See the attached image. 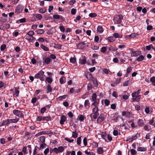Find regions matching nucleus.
Wrapping results in <instances>:
<instances>
[{
	"mask_svg": "<svg viewBox=\"0 0 155 155\" xmlns=\"http://www.w3.org/2000/svg\"><path fill=\"white\" fill-rule=\"evenodd\" d=\"M141 91L140 89H139L137 91H134L132 94V100L134 101L139 102L140 101L141 98V95H140Z\"/></svg>",
	"mask_w": 155,
	"mask_h": 155,
	"instance_id": "f257e3e1",
	"label": "nucleus"
},
{
	"mask_svg": "<svg viewBox=\"0 0 155 155\" xmlns=\"http://www.w3.org/2000/svg\"><path fill=\"white\" fill-rule=\"evenodd\" d=\"M51 120V117L50 116H46L45 117H43L42 116H38L36 119V121H49Z\"/></svg>",
	"mask_w": 155,
	"mask_h": 155,
	"instance_id": "f03ea898",
	"label": "nucleus"
},
{
	"mask_svg": "<svg viewBox=\"0 0 155 155\" xmlns=\"http://www.w3.org/2000/svg\"><path fill=\"white\" fill-rule=\"evenodd\" d=\"M44 74V71L42 70H41L38 73L35 74V78L37 79L39 78L41 81H43L45 80V78L43 76Z\"/></svg>",
	"mask_w": 155,
	"mask_h": 155,
	"instance_id": "7ed1b4c3",
	"label": "nucleus"
},
{
	"mask_svg": "<svg viewBox=\"0 0 155 155\" xmlns=\"http://www.w3.org/2000/svg\"><path fill=\"white\" fill-rule=\"evenodd\" d=\"M13 114L18 117H24V115L22 112L18 110L15 109L12 111Z\"/></svg>",
	"mask_w": 155,
	"mask_h": 155,
	"instance_id": "20e7f679",
	"label": "nucleus"
},
{
	"mask_svg": "<svg viewBox=\"0 0 155 155\" xmlns=\"http://www.w3.org/2000/svg\"><path fill=\"white\" fill-rule=\"evenodd\" d=\"M24 6L22 5H18L15 9V13L18 14L22 12L24 9Z\"/></svg>",
	"mask_w": 155,
	"mask_h": 155,
	"instance_id": "39448f33",
	"label": "nucleus"
},
{
	"mask_svg": "<svg viewBox=\"0 0 155 155\" xmlns=\"http://www.w3.org/2000/svg\"><path fill=\"white\" fill-rule=\"evenodd\" d=\"M106 118L105 115L103 113L100 114V116L97 120V122L100 123L104 121Z\"/></svg>",
	"mask_w": 155,
	"mask_h": 155,
	"instance_id": "423d86ee",
	"label": "nucleus"
},
{
	"mask_svg": "<svg viewBox=\"0 0 155 155\" xmlns=\"http://www.w3.org/2000/svg\"><path fill=\"white\" fill-rule=\"evenodd\" d=\"M24 38L30 42H34L35 41V38L33 36L25 35L24 36Z\"/></svg>",
	"mask_w": 155,
	"mask_h": 155,
	"instance_id": "0eeeda50",
	"label": "nucleus"
},
{
	"mask_svg": "<svg viewBox=\"0 0 155 155\" xmlns=\"http://www.w3.org/2000/svg\"><path fill=\"white\" fill-rule=\"evenodd\" d=\"M10 124L9 119L3 120L0 122V127L3 126L8 125Z\"/></svg>",
	"mask_w": 155,
	"mask_h": 155,
	"instance_id": "6e6552de",
	"label": "nucleus"
},
{
	"mask_svg": "<svg viewBox=\"0 0 155 155\" xmlns=\"http://www.w3.org/2000/svg\"><path fill=\"white\" fill-rule=\"evenodd\" d=\"M43 63L48 65L49 64L51 60L49 57H47L45 58L44 57H43Z\"/></svg>",
	"mask_w": 155,
	"mask_h": 155,
	"instance_id": "1a4fd4ad",
	"label": "nucleus"
},
{
	"mask_svg": "<svg viewBox=\"0 0 155 155\" xmlns=\"http://www.w3.org/2000/svg\"><path fill=\"white\" fill-rule=\"evenodd\" d=\"M140 54L141 52L140 51L137 50V51H134L133 50H132L131 52V56L132 57L137 56L140 55Z\"/></svg>",
	"mask_w": 155,
	"mask_h": 155,
	"instance_id": "9d476101",
	"label": "nucleus"
},
{
	"mask_svg": "<svg viewBox=\"0 0 155 155\" xmlns=\"http://www.w3.org/2000/svg\"><path fill=\"white\" fill-rule=\"evenodd\" d=\"M145 119L144 120L139 119L137 121L138 125L139 127H143L144 126L145 123Z\"/></svg>",
	"mask_w": 155,
	"mask_h": 155,
	"instance_id": "9b49d317",
	"label": "nucleus"
},
{
	"mask_svg": "<svg viewBox=\"0 0 155 155\" xmlns=\"http://www.w3.org/2000/svg\"><path fill=\"white\" fill-rule=\"evenodd\" d=\"M87 58L85 56L81 57V58L80 59V63L82 64H84L86 62Z\"/></svg>",
	"mask_w": 155,
	"mask_h": 155,
	"instance_id": "f8f14e48",
	"label": "nucleus"
},
{
	"mask_svg": "<svg viewBox=\"0 0 155 155\" xmlns=\"http://www.w3.org/2000/svg\"><path fill=\"white\" fill-rule=\"evenodd\" d=\"M66 116L62 115L61 117V119L60 121V123L61 125L64 124V122L66 120Z\"/></svg>",
	"mask_w": 155,
	"mask_h": 155,
	"instance_id": "ddd939ff",
	"label": "nucleus"
},
{
	"mask_svg": "<svg viewBox=\"0 0 155 155\" xmlns=\"http://www.w3.org/2000/svg\"><path fill=\"white\" fill-rule=\"evenodd\" d=\"M86 77L87 78V79L90 81H92L94 78L92 74L89 72L87 73L86 76Z\"/></svg>",
	"mask_w": 155,
	"mask_h": 155,
	"instance_id": "4468645a",
	"label": "nucleus"
},
{
	"mask_svg": "<svg viewBox=\"0 0 155 155\" xmlns=\"http://www.w3.org/2000/svg\"><path fill=\"white\" fill-rule=\"evenodd\" d=\"M90 103L88 100H85L84 103V106L85 107L86 109H88L90 107Z\"/></svg>",
	"mask_w": 155,
	"mask_h": 155,
	"instance_id": "2eb2a0df",
	"label": "nucleus"
},
{
	"mask_svg": "<svg viewBox=\"0 0 155 155\" xmlns=\"http://www.w3.org/2000/svg\"><path fill=\"white\" fill-rule=\"evenodd\" d=\"M15 117V118L14 119H9L10 124L12 123H16L18 122L19 119V118H17L16 117Z\"/></svg>",
	"mask_w": 155,
	"mask_h": 155,
	"instance_id": "dca6fc26",
	"label": "nucleus"
},
{
	"mask_svg": "<svg viewBox=\"0 0 155 155\" xmlns=\"http://www.w3.org/2000/svg\"><path fill=\"white\" fill-rule=\"evenodd\" d=\"M67 97H68V95L67 94H65L59 96L57 98V99L58 101H62V100L65 99Z\"/></svg>",
	"mask_w": 155,
	"mask_h": 155,
	"instance_id": "f3484780",
	"label": "nucleus"
},
{
	"mask_svg": "<svg viewBox=\"0 0 155 155\" xmlns=\"http://www.w3.org/2000/svg\"><path fill=\"white\" fill-rule=\"evenodd\" d=\"M138 35L136 33H133L127 35V37L129 38H134L136 37Z\"/></svg>",
	"mask_w": 155,
	"mask_h": 155,
	"instance_id": "a211bd4d",
	"label": "nucleus"
},
{
	"mask_svg": "<svg viewBox=\"0 0 155 155\" xmlns=\"http://www.w3.org/2000/svg\"><path fill=\"white\" fill-rule=\"evenodd\" d=\"M145 56L143 55H139L138 58L136 59V61H141L144 60Z\"/></svg>",
	"mask_w": 155,
	"mask_h": 155,
	"instance_id": "6ab92c4d",
	"label": "nucleus"
},
{
	"mask_svg": "<svg viewBox=\"0 0 155 155\" xmlns=\"http://www.w3.org/2000/svg\"><path fill=\"white\" fill-rule=\"evenodd\" d=\"M117 50V48L115 46H111L110 47H108L109 51H115Z\"/></svg>",
	"mask_w": 155,
	"mask_h": 155,
	"instance_id": "aec40b11",
	"label": "nucleus"
},
{
	"mask_svg": "<svg viewBox=\"0 0 155 155\" xmlns=\"http://www.w3.org/2000/svg\"><path fill=\"white\" fill-rule=\"evenodd\" d=\"M114 38H122V35L121 34H119L118 33H115L113 34Z\"/></svg>",
	"mask_w": 155,
	"mask_h": 155,
	"instance_id": "412c9836",
	"label": "nucleus"
},
{
	"mask_svg": "<svg viewBox=\"0 0 155 155\" xmlns=\"http://www.w3.org/2000/svg\"><path fill=\"white\" fill-rule=\"evenodd\" d=\"M45 32V31L43 29H37V30H36L35 31V32L37 34H42L44 33Z\"/></svg>",
	"mask_w": 155,
	"mask_h": 155,
	"instance_id": "4be33fe9",
	"label": "nucleus"
},
{
	"mask_svg": "<svg viewBox=\"0 0 155 155\" xmlns=\"http://www.w3.org/2000/svg\"><path fill=\"white\" fill-rule=\"evenodd\" d=\"M46 88L47 90L46 92L47 93H49L52 91V87L50 85H48L46 87Z\"/></svg>",
	"mask_w": 155,
	"mask_h": 155,
	"instance_id": "5701e85b",
	"label": "nucleus"
},
{
	"mask_svg": "<svg viewBox=\"0 0 155 155\" xmlns=\"http://www.w3.org/2000/svg\"><path fill=\"white\" fill-rule=\"evenodd\" d=\"M92 101H94V102L92 104V105L96 107L99 104V100L98 99H97Z\"/></svg>",
	"mask_w": 155,
	"mask_h": 155,
	"instance_id": "b1692460",
	"label": "nucleus"
},
{
	"mask_svg": "<svg viewBox=\"0 0 155 155\" xmlns=\"http://www.w3.org/2000/svg\"><path fill=\"white\" fill-rule=\"evenodd\" d=\"M107 40L109 42H112L115 40V38L113 36H110L109 37H108Z\"/></svg>",
	"mask_w": 155,
	"mask_h": 155,
	"instance_id": "393cba45",
	"label": "nucleus"
},
{
	"mask_svg": "<svg viewBox=\"0 0 155 155\" xmlns=\"http://www.w3.org/2000/svg\"><path fill=\"white\" fill-rule=\"evenodd\" d=\"M40 47L42 48L44 51H49V48L46 46H45L43 45H40Z\"/></svg>",
	"mask_w": 155,
	"mask_h": 155,
	"instance_id": "a878e982",
	"label": "nucleus"
},
{
	"mask_svg": "<svg viewBox=\"0 0 155 155\" xmlns=\"http://www.w3.org/2000/svg\"><path fill=\"white\" fill-rule=\"evenodd\" d=\"M91 81H93V82L94 84V85L95 87H97L98 86V84L97 82V79L95 78H94L93 80Z\"/></svg>",
	"mask_w": 155,
	"mask_h": 155,
	"instance_id": "bb28decb",
	"label": "nucleus"
},
{
	"mask_svg": "<svg viewBox=\"0 0 155 155\" xmlns=\"http://www.w3.org/2000/svg\"><path fill=\"white\" fill-rule=\"evenodd\" d=\"M150 81L152 83V84L155 86V76H153L151 77L150 79Z\"/></svg>",
	"mask_w": 155,
	"mask_h": 155,
	"instance_id": "cd10ccee",
	"label": "nucleus"
},
{
	"mask_svg": "<svg viewBox=\"0 0 155 155\" xmlns=\"http://www.w3.org/2000/svg\"><path fill=\"white\" fill-rule=\"evenodd\" d=\"M97 152L99 154H101L103 153V148L101 147H98L97 149Z\"/></svg>",
	"mask_w": 155,
	"mask_h": 155,
	"instance_id": "c85d7f7f",
	"label": "nucleus"
},
{
	"mask_svg": "<svg viewBox=\"0 0 155 155\" xmlns=\"http://www.w3.org/2000/svg\"><path fill=\"white\" fill-rule=\"evenodd\" d=\"M97 31L98 32L101 33L103 32L104 30L101 26H99L97 28Z\"/></svg>",
	"mask_w": 155,
	"mask_h": 155,
	"instance_id": "c756f323",
	"label": "nucleus"
},
{
	"mask_svg": "<svg viewBox=\"0 0 155 155\" xmlns=\"http://www.w3.org/2000/svg\"><path fill=\"white\" fill-rule=\"evenodd\" d=\"M84 119V117L83 115H80L79 116H78V117L77 118V120H80L81 121H83Z\"/></svg>",
	"mask_w": 155,
	"mask_h": 155,
	"instance_id": "7c9ffc66",
	"label": "nucleus"
},
{
	"mask_svg": "<svg viewBox=\"0 0 155 155\" xmlns=\"http://www.w3.org/2000/svg\"><path fill=\"white\" fill-rule=\"evenodd\" d=\"M146 148L144 147H138L137 149V150L139 151H145L146 150Z\"/></svg>",
	"mask_w": 155,
	"mask_h": 155,
	"instance_id": "2f4dec72",
	"label": "nucleus"
},
{
	"mask_svg": "<svg viewBox=\"0 0 155 155\" xmlns=\"http://www.w3.org/2000/svg\"><path fill=\"white\" fill-rule=\"evenodd\" d=\"M132 70V68L131 67H129L127 68V72L126 74H125V76L126 77H128V74L131 72Z\"/></svg>",
	"mask_w": 155,
	"mask_h": 155,
	"instance_id": "473e14b6",
	"label": "nucleus"
},
{
	"mask_svg": "<svg viewBox=\"0 0 155 155\" xmlns=\"http://www.w3.org/2000/svg\"><path fill=\"white\" fill-rule=\"evenodd\" d=\"M58 153H62L64 150V148L63 146H59L58 148Z\"/></svg>",
	"mask_w": 155,
	"mask_h": 155,
	"instance_id": "72a5a7b5",
	"label": "nucleus"
},
{
	"mask_svg": "<svg viewBox=\"0 0 155 155\" xmlns=\"http://www.w3.org/2000/svg\"><path fill=\"white\" fill-rule=\"evenodd\" d=\"M26 22V19L25 18L20 19L16 21V23H24Z\"/></svg>",
	"mask_w": 155,
	"mask_h": 155,
	"instance_id": "f704fd0d",
	"label": "nucleus"
},
{
	"mask_svg": "<svg viewBox=\"0 0 155 155\" xmlns=\"http://www.w3.org/2000/svg\"><path fill=\"white\" fill-rule=\"evenodd\" d=\"M154 117L152 118V119L149 121V124L150 125H152L153 126V127H155V122L153 124V123L154 122Z\"/></svg>",
	"mask_w": 155,
	"mask_h": 155,
	"instance_id": "c9c22d12",
	"label": "nucleus"
},
{
	"mask_svg": "<svg viewBox=\"0 0 155 155\" xmlns=\"http://www.w3.org/2000/svg\"><path fill=\"white\" fill-rule=\"evenodd\" d=\"M97 94L96 93H94L91 96L92 101H94V100L97 99Z\"/></svg>",
	"mask_w": 155,
	"mask_h": 155,
	"instance_id": "e433bc0d",
	"label": "nucleus"
},
{
	"mask_svg": "<svg viewBox=\"0 0 155 155\" xmlns=\"http://www.w3.org/2000/svg\"><path fill=\"white\" fill-rule=\"evenodd\" d=\"M78 134L77 133L76 130H75V131L72 132V137L74 138H76L78 137Z\"/></svg>",
	"mask_w": 155,
	"mask_h": 155,
	"instance_id": "4c0bfd02",
	"label": "nucleus"
},
{
	"mask_svg": "<svg viewBox=\"0 0 155 155\" xmlns=\"http://www.w3.org/2000/svg\"><path fill=\"white\" fill-rule=\"evenodd\" d=\"M35 17H36L37 20H40L42 18V15L40 14H36Z\"/></svg>",
	"mask_w": 155,
	"mask_h": 155,
	"instance_id": "58836bf2",
	"label": "nucleus"
},
{
	"mask_svg": "<svg viewBox=\"0 0 155 155\" xmlns=\"http://www.w3.org/2000/svg\"><path fill=\"white\" fill-rule=\"evenodd\" d=\"M46 80L48 83H51L53 81L52 78H50V77H47L46 78Z\"/></svg>",
	"mask_w": 155,
	"mask_h": 155,
	"instance_id": "ea45409f",
	"label": "nucleus"
},
{
	"mask_svg": "<svg viewBox=\"0 0 155 155\" xmlns=\"http://www.w3.org/2000/svg\"><path fill=\"white\" fill-rule=\"evenodd\" d=\"M91 48L93 50H97L99 48V47L97 45H91Z\"/></svg>",
	"mask_w": 155,
	"mask_h": 155,
	"instance_id": "a19ab883",
	"label": "nucleus"
},
{
	"mask_svg": "<svg viewBox=\"0 0 155 155\" xmlns=\"http://www.w3.org/2000/svg\"><path fill=\"white\" fill-rule=\"evenodd\" d=\"M97 15L96 13H91L89 14V16L91 18H94V17H96L97 16Z\"/></svg>",
	"mask_w": 155,
	"mask_h": 155,
	"instance_id": "79ce46f5",
	"label": "nucleus"
},
{
	"mask_svg": "<svg viewBox=\"0 0 155 155\" xmlns=\"http://www.w3.org/2000/svg\"><path fill=\"white\" fill-rule=\"evenodd\" d=\"M98 108L97 106H96L93 109L92 111L93 113H98Z\"/></svg>",
	"mask_w": 155,
	"mask_h": 155,
	"instance_id": "37998d69",
	"label": "nucleus"
},
{
	"mask_svg": "<svg viewBox=\"0 0 155 155\" xmlns=\"http://www.w3.org/2000/svg\"><path fill=\"white\" fill-rule=\"evenodd\" d=\"M150 111V107L148 106H146L145 108V112L147 114H149Z\"/></svg>",
	"mask_w": 155,
	"mask_h": 155,
	"instance_id": "c03bdc74",
	"label": "nucleus"
},
{
	"mask_svg": "<svg viewBox=\"0 0 155 155\" xmlns=\"http://www.w3.org/2000/svg\"><path fill=\"white\" fill-rule=\"evenodd\" d=\"M47 12V9L45 8H41L39 10V12L40 13H44Z\"/></svg>",
	"mask_w": 155,
	"mask_h": 155,
	"instance_id": "a18cd8bd",
	"label": "nucleus"
},
{
	"mask_svg": "<svg viewBox=\"0 0 155 155\" xmlns=\"http://www.w3.org/2000/svg\"><path fill=\"white\" fill-rule=\"evenodd\" d=\"M81 137H79L77 139V144L80 145L81 144Z\"/></svg>",
	"mask_w": 155,
	"mask_h": 155,
	"instance_id": "49530a36",
	"label": "nucleus"
},
{
	"mask_svg": "<svg viewBox=\"0 0 155 155\" xmlns=\"http://www.w3.org/2000/svg\"><path fill=\"white\" fill-rule=\"evenodd\" d=\"M70 61L73 64H74V63L76 62V59L75 58H71L70 59Z\"/></svg>",
	"mask_w": 155,
	"mask_h": 155,
	"instance_id": "de8ad7c7",
	"label": "nucleus"
},
{
	"mask_svg": "<svg viewBox=\"0 0 155 155\" xmlns=\"http://www.w3.org/2000/svg\"><path fill=\"white\" fill-rule=\"evenodd\" d=\"M130 152L132 155H134L137 154V152L136 150L134 149H131Z\"/></svg>",
	"mask_w": 155,
	"mask_h": 155,
	"instance_id": "09e8293b",
	"label": "nucleus"
},
{
	"mask_svg": "<svg viewBox=\"0 0 155 155\" xmlns=\"http://www.w3.org/2000/svg\"><path fill=\"white\" fill-rule=\"evenodd\" d=\"M107 51V48L105 47H103L101 48V52L103 53H105Z\"/></svg>",
	"mask_w": 155,
	"mask_h": 155,
	"instance_id": "8fccbe9b",
	"label": "nucleus"
},
{
	"mask_svg": "<svg viewBox=\"0 0 155 155\" xmlns=\"http://www.w3.org/2000/svg\"><path fill=\"white\" fill-rule=\"evenodd\" d=\"M92 85L91 84H90L89 83L87 85V90L88 91H90V90L92 89Z\"/></svg>",
	"mask_w": 155,
	"mask_h": 155,
	"instance_id": "3c124183",
	"label": "nucleus"
},
{
	"mask_svg": "<svg viewBox=\"0 0 155 155\" xmlns=\"http://www.w3.org/2000/svg\"><path fill=\"white\" fill-rule=\"evenodd\" d=\"M35 34V33L33 31H30L28 32L26 35H28L31 36H33Z\"/></svg>",
	"mask_w": 155,
	"mask_h": 155,
	"instance_id": "603ef678",
	"label": "nucleus"
},
{
	"mask_svg": "<svg viewBox=\"0 0 155 155\" xmlns=\"http://www.w3.org/2000/svg\"><path fill=\"white\" fill-rule=\"evenodd\" d=\"M45 137L44 136H42L40 137V140L42 143H45Z\"/></svg>",
	"mask_w": 155,
	"mask_h": 155,
	"instance_id": "864d4df0",
	"label": "nucleus"
},
{
	"mask_svg": "<svg viewBox=\"0 0 155 155\" xmlns=\"http://www.w3.org/2000/svg\"><path fill=\"white\" fill-rule=\"evenodd\" d=\"M0 142L2 144H4L6 143L5 139L4 138H1L0 139Z\"/></svg>",
	"mask_w": 155,
	"mask_h": 155,
	"instance_id": "5fc2aeb1",
	"label": "nucleus"
},
{
	"mask_svg": "<svg viewBox=\"0 0 155 155\" xmlns=\"http://www.w3.org/2000/svg\"><path fill=\"white\" fill-rule=\"evenodd\" d=\"M87 140L86 137H84L83 140V144L85 146H86L87 145Z\"/></svg>",
	"mask_w": 155,
	"mask_h": 155,
	"instance_id": "6e6d98bb",
	"label": "nucleus"
},
{
	"mask_svg": "<svg viewBox=\"0 0 155 155\" xmlns=\"http://www.w3.org/2000/svg\"><path fill=\"white\" fill-rule=\"evenodd\" d=\"M93 113L94 114L93 118L95 119H97L98 117V116L99 115V114L98 112Z\"/></svg>",
	"mask_w": 155,
	"mask_h": 155,
	"instance_id": "4d7b16f0",
	"label": "nucleus"
},
{
	"mask_svg": "<svg viewBox=\"0 0 155 155\" xmlns=\"http://www.w3.org/2000/svg\"><path fill=\"white\" fill-rule=\"evenodd\" d=\"M46 108L45 107H43L41 109L40 113L41 114H43L46 110Z\"/></svg>",
	"mask_w": 155,
	"mask_h": 155,
	"instance_id": "13d9d810",
	"label": "nucleus"
},
{
	"mask_svg": "<svg viewBox=\"0 0 155 155\" xmlns=\"http://www.w3.org/2000/svg\"><path fill=\"white\" fill-rule=\"evenodd\" d=\"M75 3V0H71L68 2V4L70 5H73Z\"/></svg>",
	"mask_w": 155,
	"mask_h": 155,
	"instance_id": "bf43d9fd",
	"label": "nucleus"
},
{
	"mask_svg": "<svg viewBox=\"0 0 155 155\" xmlns=\"http://www.w3.org/2000/svg\"><path fill=\"white\" fill-rule=\"evenodd\" d=\"M110 101L107 99H105L104 100V104L105 105L107 106H108L110 104Z\"/></svg>",
	"mask_w": 155,
	"mask_h": 155,
	"instance_id": "052dcab7",
	"label": "nucleus"
},
{
	"mask_svg": "<svg viewBox=\"0 0 155 155\" xmlns=\"http://www.w3.org/2000/svg\"><path fill=\"white\" fill-rule=\"evenodd\" d=\"M10 27V25L9 24H5L3 27L5 29L9 28Z\"/></svg>",
	"mask_w": 155,
	"mask_h": 155,
	"instance_id": "680f3d73",
	"label": "nucleus"
},
{
	"mask_svg": "<svg viewBox=\"0 0 155 155\" xmlns=\"http://www.w3.org/2000/svg\"><path fill=\"white\" fill-rule=\"evenodd\" d=\"M6 47V45L5 44H3L1 46L0 50L1 51H4Z\"/></svg>",
	"mask_w": 155,
	"mask_h": 155,
	"instance_id": "e2e57ef3",
	"label": "nucleus"
},
{
	"mask_svg": "<svg viewBox=\"0 0 155 155\" xmlns=\"http://www.w3.org/2000/svg\"><path fill=\"white\" fill-rule=\"evenodd\" d=\"M46 144L45 143H41L39 149H40L41 148L43 149L44 148H45L46 147Z\"/></svg>",
	"mask_w": 155,
	"mask_h": 155,
	"instance_id": "0e129e2a",
	"label": "nucleus"
},
{
	"mask_svg": "<svg viewBox=\"0 0 155 155\" xmlns=\"http://www.w3.org/2000/svg\"><path fill=\"white\" fill-rule=\"evenodd\" d=\"M113 134L115 136H117L118 135V131L117 130H114L113 132Z\"/></svg>",
	"mask_w": 155,
	"mask_h": 155,
	"instance_id": "69168bd1",
	"label": "nucleus"
},
{
	"mask_svg": "<svg viewBox=\"0 0 155 155\" xmlns=\"http://www.w3.org/2000/svg\"><path fill=\"white\" fill-rule=\"evenodd\" d=\"M37 153V146L35 147L33 151V153L32 155H35Z\"/></svg>",
	"mask_w": 155,
	"mask_h": 155,
	"instance_id": "338daca9",
	"label": "nucleus"
},
{
	"mask_svg": "<svg viewBox=\"0 0 155 155\" xmlns=\"http://www.w3.org/2000/svg\"><path fill=\"white\" fill-rule=\"evenodd\" d=\"M59 28L60 30V31L62 32H64L65 31V28L63 26H60Z\"/></svg>",
	"mask_w": 155,
	"mask_h": 155,
	"instance_id": "774afa93",
	"label": "nucleus"
}]
</instances>
